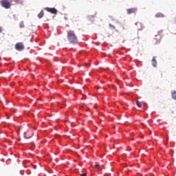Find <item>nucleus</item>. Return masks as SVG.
Instances as JSON below:
<instances>
[{"label": "nucleus", "mask_w": 176, "mask_h": 176, "mask_svg": "<svg viewBox=\"0 0 176 176\" xmlns=\"http://www.w3.org/2000/svg\"><path fill=\"white\" fill-rule=\"evenodd\" d=\"M45 10L48 12L49 13H51L52 14H56L58 11L55 8H45Z\"/></svg>", "instance_id": "4"}, {"label": "nucleus", "mask_w": 176, "mask_h": 176, "mask_svg": "<svg viewBox=\"0 0 176 176\" xmlns=\"http://www.w3.org/2000/svg\"><path fill=\"white\" fill-rule=\"evenodd\" d=\"M0 3L5 9H10V7L12 6V0H10V1H9V0H1Z\"/></svg>", "instance_id": "2"}, {"label": "nucleus", "mask_w": 176, "mask_h": 176, "mask_svg": "<svg viewBox=\"0 0 176 176\" xmlns=\"http://www.w3.org/2000/svg\"><path fill=\"white\" fill-rule=\"evenodd\" d=\"M136 104L139 108H141L142 107V104H141V102L137 101Z\"/></svg>", "instance_id": "12"}, {"label": "nucleus", "mask_w": 176, "mask_h": 176, "mask_svg": "<svg viewBox=\"0 0 176 176\" xmlns=\"http://www.w3.org/2000/svg\"><path fill=\"white\" fill-rule=\"evenodd\" d=\"M24 44L23 43H17L15 45V49L16 50H18V52H22V50H24Z\"/></svg>", "instance_id": "3"}, {"label": "nucleus", "mask_w": 176, "mask_h": 176, "mask_svg": "<svg viewBox=\"0 0 176 176\" xmlns=\"http://www.w3.org/2000/svg\"><path fill=\"white\" fill-rule=\"evenodd\" d=\"M109 25H110V26H112V25H111V24H110Z\"/></svg>", "instance_id": "18"}, {"label": "nucleus", "mask_w": 176, "mask_h": 176, "mask_svg": "<svg viewBox=\"0 0 176 176\" xmlns=\"http://www.w3.org/2000/svg\"><path fill=\"white\" fill-rule=\"evenodd\" d=\"M155 17H156V19H163L164 17H165V16L164 14L162 12H158L155 15Z\"/></svg>", "instance_id": "8"}, {"label": "nucleus", "mask_w": 176, "mask_h": 176, "mask_svg": "<svg viewBox=\"0 0 176 176\" xmlns=\"http://www.w3.org/2000/svg\"><path fill=\"white\" fill-rule=\"evenodd\" d=\"M135 25L137 27V29L139 31H141V30H142V28H144V25H142V23H141L140 22H137L135 23Z\"/></svg>", "instance_id": "6"}, {"label": "nucleus", "mask_w": 176, "mask_h": 176, "mask_svg": "<svg viewBox=\"0 0 176 176\" xmlns=\"http://www.w3.org/2000/svg\"><path fill=\"white\" fill-rule=\"evenodd\" d=\"M34 135V133L31 131H28L27 132H25L24 137L26 138V140H28V138H31Z\"/></svg>", "instance_id": "5"}, {"label": "nucleus", "mask_w": 176, "mask_h": 176, "mask_svg": "<svg viewBox=\"0 0 176 176\" xmlns=\"http://www.w3.org/2000/svg\"><path fill=\"white\" fill-rule=\"evenodd\" d=\"M80 176H87L86 173L80 174Z\"/></svg>", "instance_id": "16"}, {"label": "nucleus", "mask_w": 176, "mask_h": 176, "mask_svg": "<svg viewBox=\"0 0 176 176\" xmlns=\"http://www.w3.org/2000/svg\"><path fill=\"white\" fill-rule=\"evenodd\" d=\"M100 167L99 164H96L94 166V168H98Z\"/></svg>", "instance_id": "15"}, {"label": "nucleus", "mask_w": 176, "mask_h": 176, "mask_svg": "<svg viewBox=\"0 0 176 176\" xmlns=\"http://www.w3.org/2000/svg\"><path fill=\"white\" fill-rule=\"evenodd\" d=\"M15 3H20L21 2V0H14Z\"/></svg>", "instance_id": "14"}, {"label": "nucleus", "mask_w": 176, "mask_h": 176, "mask_svg": "<svg viewBox=\"0 0 176 176\" xmlns=\"http://www.w3.org/2000/svg\"><path fill=\"white\" fill-rule=\"evenodd\" d=\"M1 32H2V28H0V34H1Z\"/></svg>", "instance_id": "17"}, {"label": "nucleus", "mask_w": 176, "mask_h": 176, "mask_svg": "<svg viewBox=\"0 0 176 176\" xmlns=\"http://www.w3.org/2000/svg\"><path fill=\"white\" fill-rule=\"evenodd\" d=\"M152 65L154 67V68H156L157 66V61H156V57H153L152 59Z\"/></svg>", "instance_id": "9"}, {"label": "nucleus", "mask_w": 176, "mask_h": 176, "mask_svg": "<svg viewBox=\"0 0 176 176\" xmlns=\"http://www.w3.org/2000/svg\"><path fill=\"white\" fill-rule=\"evenodd\" d=\"M20 28H24V22H21L20 23Z\"/></svg>", "instance_id": "13"}, {"label": "nucleus", "mask_w": 176, "mask_h": 176, "mask_svg": "<svg viewBox=\"0 0 176 176\" xmlns=\"http://www.w3.org/2000/svg\"><path fill=\"white\" fill-rule=\"evenodd\" d=\"M128 14H131L133 13H135L137 12V8H129L126 10Z\"/></svg>", "instance_id": "7"}, {"label": "nucleus", "mask_w": 176, "mask_h": 176, "mask_svg": "<svg viewBox=\"0 0 176 176\" xmlns=\"http://www.w3.org/2000/svg\"><path fill=\"white\" fill-rule=\"evenodd\" d=\"M172 98H173V100H176V91H173L172 92Z\"/></svg>", "instance_id": "11"}, {"label": "nucleus", "mask_w": 176, "mask_h": 176, "mask_svg": "<svg viewBox=\"0 0 176 176\" xmlns=\"http://www.w3.org/2000/svg\"><path fill=\"white\" fill-rule=\"evenodd\" d=\"M44 14H45V13H44L43 10H41L40 12V13L38 14V19H42V17H43Z\"/></svg>", "instance_id": "10"}, {"label": "nucleus", "mask_w": 176, "mask_h": 176, "mask_svg": "<svg viewBox=\"0 0 176 176\" xmlns=\"http://www.w3.org/2000/svg\"><path fill=\"white\" fill-rule=\"evenodd\" d=\"M67 32V41L73 45L78 43V36H76V34H75V32L73 30H69Z\"/></svg>", "instance_id": "1"}]
</instances>
